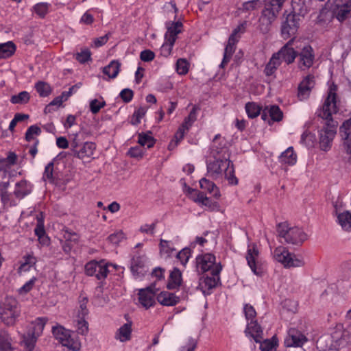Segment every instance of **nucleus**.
<instances>
[{"mask_svg":"<svg viewBox=\"0 0 351 351\" xmlns=\"http://www.w3.org/2000/svg\"><path fill=\"white\" fill-rule=\"evenodd\" d=\"M189 63L186 59L180 58L176 62V71L179 75H185L188 73Z\"/></svg>","mask_w":351,"mask_h":351,"instance_id":"49","label":"nucleus"},{"mask_svg":"<svg viewBox=\"0 0 351 351\" xmlns=\"http://www.w3.org/2000/svg\"><path fill=\"white\" fill-rule=\"evenodd\" d=\"M157 300L163 306H173L178 302L179 299L172 293L162 291L157 295Z\"/></svg>","mask_w":351,"mask_h":351,"instance_id":"30","label":"nucleus"},{"mask_svg":"<svg viewBox=\"0 0 351 351\" xmlns=\"http://www.w3.org/2000/svg\"><path fill=\"white\" fill-rule=\"evenodd\" d=\"M52 332L56 339L69 350L79 351L80 350L81 343L74 332L60 325L53 326Z\"/></svg>","mask_w":351,"mask_h":351,"instance_id":"5","label":"nucleus"},{"mask_svg":"<svg viewBox=\"0 0 351 351\" xmlns=\"http://www.w3.org/2000/svg\"><path fill=\"white\" fill-rule=\"evenodd\" d=\"M145 260L143 256H134L131 262V271L136 278L144 275L146 270L145 268Z\"/></svg>","mask_w":351,"mask_h":351,"instance_id":"24","label":"nucleus"},{"mask_svg":"<svg viewBox=\"0 0 351 351\" xmlns=\"http://www.w3.org/2000/svg\"><path fill=\"white\" fill-rule=\"evenodd\" d=\"M159 246L160 255L165 258L171 257L176 254L173 243L170 241L160 239Z\"/></svg>","mask_w":351,"mask_h":351,"instance_id":"32","label":"nucleus"},{"mask_svg":"<svg viewBox=\"0 0 351 351\" xmlns=\"http://www.w3.org/2000/svg\"><path fill=\"white\" fill-rule=\"evenodd\" d=\"M271 257L274 262L280 264L285 269L302 267L306 264L302 255L291 252L287 247L282 245L271 251Z\"/></svg>","mask_w":351,"mask_h":351,"instance_id":"3","label":"nucleus"},{"mask_svg":"<svg viewBox=\"0 0 351 351\" xmlns=\"http://www.w3.org/2000/svg\"><path fill=\"white\" fill-rule=\"evenodd\" d=\"M158 289L155 288V285L140 289L138 292L140 304L145 308L152 306L155 304V297Z\"/></svg>","mask_w":351,"mask_h":351,"instance_id":"14","label":"nucleus"},{"mask_svg":"<svg viewBox=\"0 0 351 351\" xmlns=\"http://www.w3.org/2000/svg\"><path fill=\"white\" fill-rule=\"evenodd\" d=\"M47 321V319L46 317L36 318L29 324L27 332L37 337H40L43 333Z\"/></svg>","mask_w":351,"mask_h":351,"instance_id":"29","label":"nucleus"},{"mask_svg":"<svg viewBox=\"0 0 351 351\" xmlns=\"http://www.w3.org/2000/svg\"><path fill=\"white\" fill-rule=\"evenodd\" d=\"M29 94L27 91H22L17 95H12L10 101L14 104H24L29 101Z\"/></svg>","mask_w":351,"mask_h":351,"instance_id":"42","label":"nucleus"},{"mask_svg":"<svg viewBox=\"0 0 351 351\" xmlns=\"http://www.w3.org/2000/svg\"><path fill=\"white\" fill-rule=\"evenodd\" d=\"M88 303V298L86 296L81 295L79 298V309L77 314H80L82 316H86L88 313L86 305Z\"/></svg>","mask_w":351,"mask_h":351,"instance_id":"56","label":"nucleus"},{"mask_svg":"<svg viewBox=\"0 0 351 351\" xmlns=\"http://www.w3.org/2000/svg\"><path fill=\"white\" fill-rule=\"evenodd\" d=\"M259 254V250L255 243L248 245L245 258L248 266L256 275H261L262 274Z\"/></svg>","mask_w":351,"mask_h":351,"instance_id":"11","label":"nucleus"},{"mask_svg":"<svg viewBox=\"0 0 351 351\" xmlns=\"http://www.w3.org/2000/svg\"><path fill=\"white\" fill-rule=\"evenodd\" d=\"M105 106L106 102L103 98L95 99L90 101V110L93 114L97 113Z\"/></svg>","mask_w":351,"mask_h":351,"instance_id":"52","label":"nucleus"},{"mask_svg":"<svg viewBox=\"0 0 351 351\" xmlns=\"http://www.w3.org/2000/svg\"><path fill=\"white\" fill-rule=\"evenodd\" d=\"M91 52L87 49H82L80 52L75 53L76 60L80 63H85L90 60Z\"/></svg>","mask_w":351,"mask_h":351,"instance_id":"51","label":"nucleus"},{"mask_svg":"<svg viewBox=\"0 0 351 351\" xmlns=\"http://www.w3.org/2000/svg\"><path fill=\"white\" fill-rule=\"evenodd\" d=\"M234 51V45L228 43L225 48L223 58L222 60L221 63L220 64V67L223 68L225 65H226L230 62Z\"/></svg>","mask_w":351,"mask_h":351,"instance_id":"48","label":"nucleus"},{"mask_svg":"<svg viewBox=\"0 0 351 351\" xmlns=\"http://www.w3.org/2000/svg\"><path fill=\"white\" fill-rule=\"evenodd\" d=\"M20 315V309L17 300L12 297L4 298L0 305V318L8 326H12Z\"/></svg>","mask_w":351,"mask_h":351,"instance_id":"6","label":"nucleus"},{"mask_svg":"<svg viewBox=\"0 0 351 351\" xmlns=\"http://www.w3.org/2000/svg\"><path fill=\"white\" fill-rule=\"evenodd\" d=\"M260 343V349L261 351H276L278 342L274 338L266 339Z\"/></svg>","mask_w":351,"mask_h":351,"instance_id":"46","label":"nucleus"},{"mask_svg":"<svg viewBox=\"0 0 351 351\" xmlns=\"http://www.w3.org/2000/svg\"><path fill=\"white\" fill-rule=\"evenodd\" d=\"M300 19L295 14H288L281 23L280 33L284 39H288L296 34Z\"/></svg>","mask_w":351,"mask_h":351,"instance_id":"10","label":"nucleus"},{"mask_svg":"<svg viewBox=\"0 0 351 351\" xmlns=\"http://www.w3.org/2000/svg\"><path fill=\"white\" fill-rule=\"evenodd\" d=\"M172 41H173V39L171 40V41L165 40V43L161 46L160 53L163 56L168 57L171 54L173 47L175 43Z\"/></svg>","mask_w":351,"mask_h":351,"instance_id":"62","label":"nucleus"},{"mask_svg":"<svg viewBox=\"0 0 351 351\" xmlns=\"http://www.w3.org/2000/svg\"><path fill=\"white\" fill-rule=\"evenodd\" d=\"M167 31L165 35V39L169 41H171L173 39V43L177 39V36L182 32L183 25L181 22H169L167 23Z\"/></svg>","mask_w":351,"mask_h":351,"instance_id":"23","label":"nucleus"},{"mask_svg":"<svg viewBox=\"0 0 351 351\" xmlns=\"http://www.w3.org/2000/svg\"><path fill=\"white\" fill-rule=\"evenodd\" d=\"M196 266L199 272H214L220 274L222 267L220 263L216 262V258L214 254L206 253L198 256L196 258Z\"/></svg>","mask_w":351,"mask_h":351,"instance_id":"7","label":"nucleus"},{"mask_svg":"<svg viewBox=\"0 0 351 351\" xmlns=\"http://www.w3.org/2000/svg\"><path fill=\"white\" fill-rule=\"evenodd\" d=\"M188 191L190 195V198L195 202L210 208L214 206L210 199L202 192L190 188Z\"/></svg>","mask_w":351,"mask_h":351,"instance_id":"27","label":"nucleus"},{"mask_svg":"<svg viewBox=\"0 0 351 351\" xmlns=\"http://www.w3.org/2000/svg\"><path fill=\"white\" fill-rule=\"evenodd\" d=\"M243 311L247 322L256 320V312L252 305L248 304H245Z\"/></svg>","mask_w":351,"mask_h":351,"instance_id":"53","label":"nucleus"},{"mask_svg":"<svg viewBox=\"0 0 351 351\" xmlns=\"http://www.w3.org/2000/svg\"><path fill=\"white\" fill-rule=\"evenodd\" d=\"M292 14H295L300 19L307 13V8L304 0H292Z\"/></svg>","mask_w":351,"mask_h":351,"instance_id":"39","label":"nucleus"},{"mask_svg":"<svg viewBox=\"0 0 351 351\" xmlns=\"http://www.w3.org/2000/svg\"><path fill=\"white\" fill-rule=\"evenodd\" d=\"M114 265L106 263L102 260L101 261H93L88 263L85 266L86 274L88 276H95L97 279H104L110 272L109 267Z\"/></svg>","mask_w":351,"mask_h":351,"instance_id":"9","label":"nucleus"},{"mask_svg":"<svg viewBox=\"0 0 351 351\" xmlns=\"http://www.w3.org/2000/svg\"><path fill=\"white\" fill-rule=\"evenodd\" d=\"M297 41L299 40L295 38L290 40L277 52L281 60H283L287 64L293 63L298 55V50L295 49Z\"/></svg>","mask_w":351,"mask_h":351,"instance_id":"12","label":"nucleus"},{"mask_svg":"<svg viewBox=\"0 0 351 351\" xmlns=\"http://www.w3.org/2000/svg\"><path fill=\"white\" fill-rule=\"evenodd\" d=\"M35 88L38 94L40 95V96L41 97L48 96L51 91L49 84L41 81L36 84Z\"/></svg>","mask_w":351,"mask_h":351,"instance_id":"47","label":"nucleus"},{"mask_svg":"<svg viewBox=\"0 0 351 351\" xmlns=\"http://www.w3.org/2000/svg\"><path fill=\"white\" fill-rule=\"evenodd\" d=\"M96 146L92 142H86L81 145L80 147L73 154V156L80 158H90L93 156Z\"/></svg>","mask_w":351,"mask_h":351,"instance_id":"26","label":"nucleus"},{"mask_svg":"<svg viewBox=\"0 0 351 351\" xmlns=\"http://www.w3.org/2000/svg\"><path fill=\"white\" fill-rule=\"evenodd\" d=\"M199 186L202 189L206 190L215 198H219L221 196L219 188L213 182L205 178L199 180Z\"/></svg>","mask_w":351,"mask_h":351,"instance_id":"33","label":"nucleus"},{"mask_svg":"<svg viewBox=\"0 0 351 351\" xmlns=\"http://www.w3.org/2000/svg\"><path fill=\"white\" fill-rule=\"evenodd\" d=\"M182 282V274L180 271L174 268L171 272L169 281L167 283V288L169 289H174L180 287Z\"/></svg>","mask_w":351,"mask_h":351,"instance_id":"34","label":"nucleus"},{"mask_svg":"<svg viewBox=\"0 0 351 351\" xmlns=\"http://www.w3.org/2000/svg\"><path fill=\"white\" fill-rule=\"evenodd\" d=\"M278 235L285 242L291 245H301L308 236L306 232L297 226L290 227L287 223H282L278 227Z\"/></svg>","mask_w":351,"mask_h":351,"instance_id":"4","label":"nucleus"},{"mask_svg":"<svg viewBox=\"0 0 351 351\" xmlns=\"http://www.w3.org/2000/svg\"><path fill=\"white\" fill-rule=\"evenodd\" d=\"M340 133L343 138L348 140L351 135V118L346 121L340 128Z\"/></svg>","mask_w":351,"mask_h":351,"instance_id":"59","label":"nucleus"},{"mask_svg":"<svg viewBox=\"0 0 351 351\" xmlns=\"http://www.w3.org/2000/svg\"><path fill=\"white\" fill-rule=\"evenodd\" d=\"M1 200L5 206L10 207L17 204L16 201L13 198L12 194L8 191L1 195Z\"/></svg>","mask_w":351,"mask_h":351,"instance_id":"58","label":"nucleus"},{"mask_svg":"<svg viewBox=\"0 0 351 351\" xmlns=\"http://www.w3.org/2000/svg\"><path fill=\"white\" fill-rule=\"evenodd\" d=\"M261 117L265 121L267 119L269 124H271L274 121H280L283 118V113L278 106L271 105L265 108Z\"/></svg>","mask_w":351,"mask_h":351,"instance_id":"17","label":"nucleus"},{"mask_svg":"<svg viewBox=\"0 0 351 351\" xmlns=\"http://www.w3.org/2000/svg\"><path fill=\"white\" fill-rule=\"evenodd\" d=\"M286 1L287 0H271L269 3L265 5L278 14Z\"/></svg>","mask_w":351,"mask_h":351,"instance_id":"60","label":"nucleus"},{"mask_svg":"<svg viewBox=\"0 0 351 351\" xmlns=\"http://www.w3.org/2000/svg\"><path fill=\"white\" fill-rule=\"evenodd\" d=\"M211 276H204L199 282V287L204 294H208V291L215 288L219 282V274L210 272Z\"/></svg>","mask_w":351,"mask_h":351,"instance_id":"19","label":"nucleus"},{"mask_svg":"<svg viewBox=\"0 0 351 351\" xmlns=\"http://www.w3.org/2000/svg\"><path fill=\"white\" fill-rule=\"evenodd\" d=\"M315 85L314 77L308 75L300 82L298 87V97L300 100L306 99Z\"/></svg>","mask_w":351,"mask_h":351,"instance_id":"18","label":"nucleus"},{"mask_svg":"<svg viewBox=\"0 0 351 351\" xmlns=\"http://www.w3.org/2000/svg\"><path fill=\"white\" fill-rule=\"evenodd\" d=\"M120 71V64L115 60L112 61L108 66H105L103 72L109 78H115Z\"/></svg>","mask_w":351,"mask_h":351,"instance_id":"40","label":"nucleus"},{"mask_svg":"<svg viewBox=\"0 0 351 351\" xmlns=\"http://www.w3.org/2000/svg\"><path fill=\"white\" fill-rule=\"evenodd\" d=\"M308 341L306 337L295 328H291L285 339L287 347H301Z\"/></svg>","mask_w":351,"mask_h":351,"instance_id":"16","label":"nucleus"},{"mask_svg":"<svg viewBox=\"0 0 351 351\" xmlns=\"http://www.w3.org/2000/svg\"><path fill=\"white\" fill-rule=\"evenodd\" d=\"M64 238L65 239L66 241L62 245V248L65 252L68 253L71 251L72 248V246L69 241H75L77 239V235L75 234L66 232L65 234L64 235Z\"/></svg>","mask_w":351,"mask_h":351,"instance_id":"57","label":"nucleus"},{"mask_svg":"<svg viewBox=\"0 0 351 351\" xmlns=\"http://www.w3.org/2000/svg\"><path fill=\"white\" fill-rule=\"evenodd\" d=\"M51 7V4L47 2H40L35 4L32 7V11L39 18L44 19L49 12Z\"/></svg>","mask_w":351,"mask_h":351,"instance_id":"36","label":"nucleus"},{"mask_svg":"<svg viewBox=\"0 0 351 351\" xmlns=\"http://www.w3.org/2000/svg\"><path fill=\"white\" fill-rule=\"evenodd\" d=\"M35 234L38 237V239L40 243L43 244H47L48 242V238L45 237V232L43 227V225L40 221H39L36 228H35Z\"/></svg>","mask_w":351,"mask_h":351,"instance_id":"55","label":"nucleus"},{"mask_svg":"<svg viewBox=\"0 0 351 351\" xmlns=\"http://www.w3.org/2000/svg\"><path fill=\"white\" fill-rule=\"evenodd\" d=\"M245 332L247 336L250 335L252 337L256 343H260L263 339V330L256 320L247 322Z\"/></svg>","mask_w":351,"mask_h":351,"instance_id":"22","label":"nucleus"},{"mask_svg":"<svg viewBox=\"0 0 351 351\" xmlns=\"http://www.w3.org/2000/svg\"><path fill=\"white\" fill-rule=\"evenodd\" d=\"M37 260L32 254H27L22 258L21 263L18 269V273L22 275L29 271L31 268L35 266Z\"/></svg>","mask_w":351,"mask_h":351,"instance_id":"31","label":"nucleus"},{"mask_svg":"<svg viewBox=\"0 0 351 351\" xmlns=\"http://www.w3.org/2000/svg\"><path fill=\"white\" fill-rule=\"evenodd\" d=\"M350 12V10L348 8V5H341L339 6L335 12L336 18L340 22L343 21Z\"/></svg>","mask_w":351,"mask_h":351,"instance_id":"50","label":"nucleus"},{"mask_svg":"<svg viewBox=\"0 0 351 351\" xmlns=\"http://www.w3.org/2000/svg\"><path fill=\"white\" fill-rule=\"evenodd\" d=\"M245 110L250 118H255L259 115L261 108L254 102H249L245 105Z\"/></svg>","mask_w":351,"mask_h":351,"instance_id":"45","label":"nucleus"},{"mask_svg":"<svg viewBox=\"0 0 351 351\" xmlns=\"http://www.w3.org/2000/svg\"><path fill=\"white\" fill-rule=\"evenodd\" d=\"M278 14L265 5L259 19V27L262 32L267 33L270 29L271 24L276 21Z\"/></svg>","mask_w":351,"mask_h":351,"instance_id":"15","label":"nucleus"},{"mask_svg":"<svg viewBox=\"0 0 351 351\" xmlns=\"http://www.w3.org/2000/svg\"><path fill=\"white\" fill-rule=\"evenodd\" d=\"M335 208L338 223L343 230L350 231L351 230V212L348 210L341 212L339 210L337 205L335 206Z\"/></svg>","mask_w":351,"mask_h":351,"instance_id":"20","label":"nucleus"},{"mask_svg":"<svg viewBox=\"0 0 351 351\" xmlns=\"http://www.w3.org/2000/svg\"><path fill=\"white\" fill-rule=\"evenodd\" d=\"M22 344L27 351H32L36 345L38 337L27 332L22 335Z\"/></svg>","mask_w":351,"mask_h":351,"instance_id":"37","label":"nucleus"},{"mask_svg":"<svg viewBox=\"0 0 351 351\" xmlns=\"http://www.w3.org/2000/svg\"><path fill=\"white\" fill-rule=\"evenodd\" d=\"M138 143L141 146H146L150 148L154 145V139L149 134L141 133L138 134Z\"/></svg>","mask_w":351,"mask_h":351,"instance_id":"44","label":"nucleus"},{"mask_svg":"<svg viewBox=\"0 0 351 351\" xmlns=\"http://www.w3.org/2000/svg\"><path fill=\"white\" fill-rule=\"evenodd\" d=\"M85 317L77 314L73 321L78 333L82 335H86L88 332V324L85 319Z\"/></svg>","mask_w":351,"mask_h":351,"instance_id":"35","label":"nucleus"},{"mask_svg":"<svg viewBox=\"0 0 351 351\" xmlns=\"http://www.w3.org/2000/svg\"><path fill=\"white\" fill-rule=\"evenodd\" d=\"M41 130L40 128L36 125L30 126L25 134V138L27 141H30L34 138L35 136H38L40 134Z\"/></svg>","mask_w":351,"mask_h":351,"instance_id":"63","label":"nucleus"},{"mask_svg":"<svg viewBox=\"0 0 351 351\" xmlns=\"http://www.w3.org/2000/svg\"><path fill=\"white\" fill-rule=\"evenodd\" d=\"M15 50V45L11 41L0 44V58L10 57L14 53Z\"/></svg>","mask_w":351,"mask_h":351,"instance_id":"41","label":"nucleus"},{"mask_svg":"<svg viewBox=\"0 0 351 351\" xmlns=\"http://www.w3.org/2000/svg\"><path fill=\"white\" fill-rule=\"evenodd\" d=\"M176 256L181 264L185 266L191 257V250L186 247L184 248L176 254Z\"/></svg>","mask_w":351,"mask_h":351,"instance_id":"54","label":"nucleus"},{"mask_svg":"<svg viewBox=\"0 0 351 351\" xmlns=\"http://www.w3.org/2000/svg\"><path fill=\"white\" fill-rule=\"evenodd\" d=\"M12 339L9 334L4 330L0 331V351H13Z\"/></svg>","mask_w":351,"mask_h":351,"instance_id":"38","label":"nucleus"},{"mask_svg":"<svg viewBox=\"0 0 351 351\" xmlns=\"http://www.w3.org/2000/svg\"><path fill=\"white\" fill-rule=\"evenodd\" d=\"M32 185L27 180H21L15 184L14 194L16 198L21 199L31 193Z\"/></svg>","mask_w":351,"mask_h":351,"instance_id":"25","label":"nucleus"},{"mask_svg":"<svg viewBox=\"0 0 351 351\" xmlns=\"http://www.w3.org/2000/svg\"><path fill=\"white\" fill-rule=\"evenodd\" d=\"M295 49L298 50L299 56L298 66L302 70L309 69L314 62L315 55L313 48L306 43L300 40L297 41Z\"/></svg>","mask_w":351,"mask_h":351,"instance_id":"8","label":"nucleus"},{"mask_svg":"<svg viewBox=\"0 0 351 351\" xmlns=\"http://www.w3.org/2000/svg\"><path fill=\"white\" fill-rule=\"evenodd\" d=\"M53 162H51L45 167V171L43 173V178L45 182H48L49 183L53 182Z\"/></svg>","mask_w":351,"mask_h":351,"instance_id":"61","label":"nucleus"},{"mask_svg":"<svg viewBox=\"0 0 351 351\" xmlns=\"http://www.w3.org/2000/svg\"><path fill=\"white\" fill-rule=\"evenodd\" d=\"M297 158V154L295 152L293 147H289L280 155L279 162L281 164L292 166L296 163Z\"/></svg>","mask_w":351,"mask_h":351,"instance_id":"28","label":"nucleus"},{"mask_svg":"<svg viewBox=\"0 0 351 351\" xmlns=\"http://www.w3.org/2000/svg\"><path fill=\"white\" fill-rule=\"evenodd\" d=\"M132 322H128L120 326L116 331L114 335L115 339L120 342H126L131 339L132 332Z\"/></svg>","mask_w":351,"mask_h":351,"instance_id":"21","label":"nucleus"},{"mask_svg":"<svg viewBox=\"0 0 351 351\" xmlns=\"http://www.w3.org/2000/svg\"><path fill=\"white\" fill-rule=\"evenodd\" d=\"M197 110L198 108L195 106H193L189 114L187 117L185 118L184 121L181 126L189 130L191 126L197 119Z\"/></svg>","mask_w":351,"mask_h":351,"instance_id":"43","label":"nucleus"},{"mask_svg":"<svg viewBox=\"0 0 351 351\" xmlns=\"http://www.w3.org/2000/svg\"><path fill=\"white\" fill-rule=\"evenodd\" d=\"M36 281V278L33 277L29 281H27L23 286H22L18 291L19 293L21 295H25L29 292L34 286V284Z\"/></svg>","mask_w":351,"mask_h":351,"instance_id":"64","label":"nucleus"},{"mask_svg":"<svg viewBox=\"0 0 351 351\" xmlns=\"http://www.w3.org/2000/svg\"><path fill=\"white\" fill-rule=\"evenodd\" d=\"M332 346L338 351L351 345V332L347 330L338 328L332 335Z\"/></svg>","mask_w":351,"mask_h":351,"instance_id":"13","label":"nucleus"},{"mask_svg":"<svg viewBox=\"0 0 351 351\" xmlns=\"http://www.w3.org/2000/svg\"><path fill=\"white\" fill-rule=\"evenodd\" d=\"M207 176L215 180L226 179L230 184L237 185L238 179L234 175L232 162L229 160L227 149L219 151L213 149L211 156L206 161Z\"/></svg>","mask_w":351,"mask_h":351,"instance_id":"2","label":"nucleus"},{"mask_svg":"<svg viewBox=\"0 0 351 351\" xmlns=\"http://www.w3.org/2000/svg\"><path fill=\"white\" fill-rule=\"evenodd\" d=\"M337 86L333 84L328 87L327 96L322 109L318 111V116L324 120L322 129L319 132V145L323 151H328L335 136L338 123L332 116L339 110V99L337 95Z\"/></svg>","mask_w":351,"mask_h":351,"instance_id":"1","label":"nucleus"}]
</instances>
